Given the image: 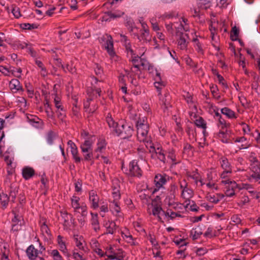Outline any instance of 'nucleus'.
<instances>
[{"mask_svg":"<svg viewBox=\"0 0 260 260\" xmlns=\"http://www.w3.org/2000/svg\"><path fill=\"white\" fill-rule=\"evenodd\" d=\"M137 139L140 142L145 144L146 147H148L151 144V140L150 136L148 135L149 129V124L146 117H139L137 124Z\"/></svg>","mask_w":260,"mask_h":260,"instance_id":"1","label":"nucleus"},{"mask_svg":"<svg viewBox=\"0 0 260 260\" xmlns=\"http://www.w3.org/2000/svg\"><path fill=\"white\" fill-rule=\"evenodd\" d=\"M183 21L184 25L182 23L178 24V26H175L176 28V35L178 37L177 39V42L178 47L181 50H184L187 48L188 42L187 39L188 38V36L186 34L183 32V31H187L188 27L186 23L187 20L183 19Z\"/></svg>","mask_w":260,"mask_h":260,"instance_id":"2","label":"nucleus"},{"mask_svg":"<svg viewBox=\"0 0 260 260\" xmlns=\"http://www.w3.org/2000/svg\"><path fill=\"white\" fill-rule=\"evenodd\" d=\"M134 132L132 125L126 122H120L118 129H115V134L122 139H128L132 136Z\"/></svg>","mask_w":260,"mask_h":260,"instance_id":"3","label":"nucleus"},{"mask_svg":"<svg viewBox=\"0 0 260 260\" xmlns=\"http://www.w3.org/2000/svg\"><path fill=\"white\" fill-rule=\"evenodd\" d=\"M212 0H198L197 8H194V17H200L203 14L202 11L209 9L211 5Z\"/></svg>","mask_w":260,"mask_h":260,"instance_id":"4","label":"nucleus"},{"mask_svg":"<svg viewBox=\"0 0 260 260\" xmlns=\"http://www.w3.org/2000/svg\"><path fill=\"white\" fill-rule=\"evenodd\" d=\"M123 252L121 249H118V252H116L112 247H107L105 251V256L107 258L105 260H121L123 258Z\"/></svg>","mask_w":260,"mask_h":260,"instance_id":"5","label":"nucleus"},{"mask_svg":"<svg viewBox=\"0 0 260 260\" xmlns=\"http://www.w3.org/2000/svg\"><path fill=\"white\" fill-rule=\"evenodd\" d=\"M221 182L223 184L227 185L225 190L226 196L232 197L235 194V191L238 187V184L235 181L226 179L222 180Z\"/></svg>","mask_w":260,"mask_h":260,"instance_id":"6","label":"nucleus"},{"mask_svg":"<svg viewBox=\"0 0 260 260\" xmlns=\"http://www.w3.org/2000/svg\"><path fill=\"white\" fill-rule=\"evenodd\" d=\"M127 174L133 177H140L142 175V171L138 165V161L133 160L128 166V172Z\"/></svg>","mask_w":260,"mask_h":260,"instance_id":"7","label":"nucleus"},{"mask_svg":"<svg viewBox=\"0 0 260 260\" xmlns=\"http://www.w3.org/2000/svg\"><path fill=\"white\" fill-rule=\"evenodd\" d=\"M167 177L166 175L161 174H157L155 175L154 179L155 186L152 192L153 193L157 191L159 189L164 188V185L167 182Z\"/></svg>","mask_w":260,"mask_h":260,"instance_id":"8","label":"nucleus"},{"mask_svg":"<svg viewBox=\"0 0 260 260\" xmlns=\"http://www.w3.org/2000/svg\"><path fill=\"white\" fill-rule=\"evenodd\" d=\"M95 141V137L94 136H89L80 145V149L82 152H88L90 150H92V145Z\"/></svg>","mask_w":260,"mask_h":260,"instance_id":"9","label":"nucleus"},{"mask_svg":"<svg viewBox=\"0 0 260 260\" xmlns=\"http://www.w3.org/2000/svg\"><path fill=\"white\" fill-rule=\"evenodd\" d=\"M73 240L76 247L75 249L83 251H88V249L86 246L85 241L82 236L75 235L73 236Z\"/></svg>","mask_w":260,"mask_h":260,"instance_id":"10","label":"nucleus"},{"mask_svg":"<svg viewBox=\"0 0 260 260\" xmlns=\"http://www.w3.org/2000/svg\"><path fill=\"white\" fill-rule=\"evenodd\" d=\"M162 211V209L160 205L157 204H153L148 205V208L147 209L148 213L151 214V213L154 216H156L158 218V220L160 222H163L161 217H160V215L161 214V212Z\"/></svg>","mask_w":260,"mask_h":260,"instance_id":"11","label":"nucleus"},{"mask_svg":"<svg viewBox=\"0 0 260 260\" xmlns=\"http://www.w3.org/2000/svg\"><path fill=\"white\" fill-rule=\"evenodd\" d=\"M100 198L97 192L94 190L89 191V202L90 207L93 209H96L99 207Z\"/></svg>","mask_w":260,"mask_h":260,"instance_id":"12","label":"nucleus"},{"mask_svg":"<svg viewBox=\"0 0 260 260\" xmlns=\"http://www.w3.org/2000/svg\"><path fill=\"white\" fill-rule=\"evenodd\" d=\"M150 149L149 150L150 152H155L157 158L164 163L166 162V158L165 154V151L162 149L161 147H158L156 148L153 145H149Z\"/></svg>","mask_w":260,"mask_h":260,"instance_id":"13","label":"nucleus"},{"mask_svg":"<svg viewBox=\"0 0 260 260\" xmlns=\"http://www.w3.org/2000/svg\"><path fill=\"white\" fill-rule=\"evenodd\" d=\"M107 40L105 44V49L107 50L111 58L117 57L113 47V42L111 36H107Z\"/></svg>","mask_w":260,"mask_h":260,"instance_id":"14","label":"nucleus"},{"mask_svg":"<svg viewBox=\"0 0 260 260\" xmlns=\"http://www.w3.org/2000/svg\"><path fill=\"white\" fill-rule=\"evenodd\" d=\"M26 253L29 260H38L39 251L36 249L33 245L29 246L26 250Z\"/></svg>","mask_w":260,"mask_h":260,"instance_id":"15","label":"nucleus"},{"mask_svg":"<svg viewBox=\"0 0 260 260\" xmlns=\"http://www.w3.org/2000/svg\"><path fill=\"white\" fill-rule=\"evenodd\" d=\"M104 226L106 229V232L104 234H111L113 235L116 232L117 226L114 221L111 220H108L104 222Z\"/></svg>","mask_w":260,"mask_h":260,"instance_id":"16","label":"nucleus"},{"mask_svg":"<svg viewBox=\"0 0 260 260\" xmlns=\"http://www.w3.org/2000/svg\"><path fill=\"white\" fill-rule=\"evenodd\" d=\"M120 41L122 43L124 44V46H125L126 51L128 54H129L133 57L135 55L134 53V51L132 48L131 44L129 41L128 40L127 37L124 35H120Z\"/></svg>","mask_w":260,"mask_h":260,"instance_id":"17","label":"nucleus"},{"mask_svg":"<svg viewBox=\"0 0 260 260\" xmlns=\"http://www.w3.org/2000/svg\"><path fill=\"white\" fill-rule=\"evenodd\" d=\"M140 33L139 34H137L138 39L140 42L143 43H147L151 40V36L149 34V30H140Z\"/></svg>","mask_w":260,"mask_h":260,"instance_id":"18","label":"nucleus"},{"mask_svg":"<svg viewBox=\"0 0 260 260\" xmlns=\"http://www.w3.org/2000/svg\"><path fill=\"white\" fill-rule=\"evenodd\" d=\"M171 97L169 94L166 93L160 98V104L164 110L167 109L171 105Z\"/></svg>","mask_w":260,"mask_h":260,"instance_id":"19","label":"nucleus"},{"mask_svg":"<svg viewBox=\"0 0 260 260\" xmlns=\"http://www.w3.org/2000/svg\"><path fill=\"white\" fill-rule=\"evenodd\" d=\"M91 218L90 219V223L92 228V229L95 232H98L100 230V223L99 221V217L97 213H94L92 212L90 213Z\"/></svg>","mask_w":260,"mask_h":260,"instance_id":"20","label":"nucleus"},{"mask_svg":"<svg viewBox=\"0 0 260 260\" xmlns=\"http://www.w3.org/2000/svg\"><path fill=\"white\" fill-rule=\"evenodd\" d=\"M71 205L73 208L74 212L79 213V210L82 207V204H80V198L76 196H73L71 198Z\"/></svg>","mask_w":260,"mask_h":260,"instance_id":"21","label":"nucleus"},{"mask_svg":"<svg viewBox=\"0 0 260 260\" xmlns=\"http://www.w3.org/2000/svg\"><path fill=\"white\" fill-rule=\"evenodd\" d=\"M9 87L12 92L16 93L19 91H22L23 88L20 81L17 79H12L9 83Z\"/></svg>","mask_w":260,"mask_h":260,"instance_id":"22","label":"nucleus"},{"mask_svg":"<svg viewBox=\"0 0 260 260\" xmlns=\"http://www.w3.org/2000/svg\"><path fill=\"white\" fill-rule=\"evenodd\" d=\"M217 137L223 143H230L226 128L225 129H220L219 131L217 134Z\"/></svg>","mask_w":260,"mask_h":260,"instance_id":"23","label":"nucleus"},{"mask_svg":"<svg viewBox=\"0 0 260 260\" xmlns=\"http://www.w3.org/2000/svg\"><path fill=\"white\" fill-rule=\"evenodd\" d=\"M109 208L113 214L116 216H120L119 214L121 212L119 201H109Z\"/></svg>","mask_w":260,"mask_h":260,"instance_id":"24","label":"nucleus"},{"mask_svg":"<svg viewBox=\"0 0 260 260\" xmlns=\"http://www.w3.org/2000/svg\"><path fill=\"white\" fill-rule=\"evenodd\" d=\"M155 82L154 83L155 87L157 89L158 94H160V91L162 87L165 86L163 82L161 81L160 73L156 71V75L154 77Z\"/></svg>","mask_w":260,"mask_h":260,"instance_id":"25","label":"nucleus"},{"mask_svg":"<svg viewBox=\"0 0 260 260\" xmlns=\"http://www.w3.org/2000/svg\"><path fill=\"white\" fill-rule=\"evenodd\" d=\"M35 171L32 168L29 167H25L23 168L22 174L23 177L25 180H28L34 176Z\"/></svg>","mask_w":260,"mask_h":260,"instance_id":"26","label":"nucleus"},{"mask_svg":"<svg viewBox=\"0 0 260 260\" xmlns=\"http://www.w3.org/2000/svg\"><path fill=\"white\" fill-rule=\"evenodd\" d=\"M192 42L193 43V47L198 53L200 55H204V50L203 49V43L200 41L198 38L193 39Z\"/></svg>","mask_w":260,"mask_h":260,"instance_id":"27","label":"nucleus"},{"mask_svg":"<svg viewBox=\"0 0 260 260\" xmlns=\"http://www.w3.org/2000/svg\"><path fill=\"white\" fill-rule=\"evenodd\" d=\"M107 142L106 140L103 138H99L96 144V148L94 149V152L96 153H102L106 149Z\"/></svg>","mask_w":260,"mask_h":260,"instance_id":"28","label":"nucleus"},{"mask_svg":"<svg viewBox=\"0 0 260 260\" xmlns=\"http://www.w3.org/2000/svg\"><path fill=\"white\" fill-rule=\"evenodd\" d=\"M220 166L223 171H232V167L228 158L225 157H222L219 160Z\"/></svg>","mask_w":260,"mask_h":260,"instance_id":"29","label":"nucleus"},{"mask_svg":"<svg viewBox=\"0 0 260 260\" xmlns=\"http://www.w3.org/2000/svg\"><path fill=\"white\" fill-rule=\"evenodd\" d=\"M57 242L59 247V250L64 253H67L68 249L64 238L61 235H58L57 237Z\"/></svg>","mask_w":260,"mask_h":260,"instance_id":"30","label":"nucleus"},{"mask_svg":"<svg viewBox=\"0 0 260 260\" xmlns=\"http://www.w3.org/2000/svg\"><path fill=\"white\" fill-rule=\"evenodd\" d=\"M106 119L109 126L111 128H113V131L115 132V129H118L120 123L119 124L114 120L110 113L107 114Z\"/></svg>","mask_w":260,"mask_h":260,"instance_id":"31","label":"nucleus"},{"mask_svg":"<svg viewBox=\"0 0 260 260\" xmlns=\"http://www.w3.org/2000/svg\"><path fill=\"white\" fill-rule=\"evenodd\" d=\"M186 132L187 133L189 138H194L196 136V128L193 124L191 122H188L187 124L186 128Z\"/></svg>","mask_w":260,"mask_h":260,"instance_id":"32","label":"nucleus"},{"mask_svg":"<svg viewBox=\"0 0 260 260\" xmlns=\"http://www.w3.org/2000/svg\"><path fill=\"white\" fill-rule=\"evenodd\" d=\"M222 194H209L206 196L207 200L211 203L217 204L219 201L223 198Z\"/></svg>","mask_w":260,"mask_h":260,"instance_id":"33","label":"nucleus"},{"mask_svg":"<svg viewBox=\"0 0 260 260\" xmlns=\"http://www.w3.org/2000/svg\"><path fill=\"white\" fill-rule=\"evenodd\" d=\"M221 113L229 119L237 118L235 112L228 107H224L221 109Z\"/></svg>","mask_w":260,"mask_h":260,"instance_id":"34","label":"nucleus"},{"mask_svg":"<svg viewBox=\"0 0 260 260\" xmlns=\"http://www.w3.org/2000/svg\"><path fill=\"white\" fill-rule=\"evenodd\" d=\"M87 252L74 249L72 252L73 257L75 260H85V258L84 257V254L87 253Z\"/></svg>","mask_w":260,"mask_h":260,"instance_id":"35","label":"nucleus"},{"mask_svg":"<svg viewBox=\"0 0 260 260\" xmlns=\"http://www.w3.org/2000/svg\"><path fill=\"white\" fill-rule=\"evenodd\" d=\"M10 197L4 192L0 194V202L3 209H6L9 204Z\"/></svg>","mask_w":260,"mask_h":260,"instance_id":"36","label":"nucleus"},{"mask_svg":"<svg viewBox=\"0 0 260 260\" xmlns=\"http://www.w3.org/2000/svg\"><path fill=\"white\" fill-rule=\"evenodd\" d=\"M133 58L132 59V62L133 64V67L131 68V70L132 72H135V73H137L138 71H140V63H139V60L140 57H139L138 55L136 56H133Z\"/></svg>","mask_w":260,"mask_h":260,"instance_id":"37","label":"nucleus"},{"mask_svg":"<svg viewBox=\"0 0 260 260\" xmlns=\"http://www.w3.org/2000/svg\"><path fill=\"white\" fill-rule=\"evenodd\" d=\"M193 196V190L189 187L186 188L184 190L181 191V196L185 200H189Z\"/></svg>","mask_w":260,"mask_h":260,"instance_id":"38","label":"nucleus"},{"mask_svg":"<svg viewBox=\"0 0 260 260\" xmlns=\"http://www.w3.org/2000/svg\"><path fill=\"white\" fill-rule=\"evenodd\" d=\"M187 175L188 177L193 179L196 183H197V182L198 181H199L201 183V185H203V183H202V181L201 179L200 175L197 172V170H196V171H192L191 172H187Z\"/></svg>","mask_w":260,"mask_h":260,"instance_id":"39","label":"nucleus"},{"mask_svg":"<svg viewBox=\"0 0 260 260\" xmlns=\"http://www.w3.org/2000/svg\"><path fill=\"white\" fill-rule=\"evenodd\" d=\"M217 121V126L219 129H225L230 126V124L226 122L222 116L216 120Z\"/></svg>","mask_w":260,"mask_h":260,"instance_id":"40","label":"nucleus"},{"mask_svg":"<svg viewBox=\"0 0 260 260\" xmlns=\"http://www.w3.org/2000/svg\"><path fill=\"white\" fill-rule=\"evenodd\" d=\"M170 195L172 197V202H170L169 204H172L174 202V199H175V196L178 192V186L175 184H171L170 186Z\"/></svg>","mask_w":260,"mask_h":260,"instance_id":"41","label":"nucleus"},{"mask_svg":"<svg viewBox=\"0 0 260 260\" xmlns=\"http://www.w3.org/2000/svg\"><path fill=\"white\" fill-rule=\"evenodd\" d=\"M52 260H64L57 249H53L49 252Z\"/></svg>","mask_w":260,"mask_h":260,"instance_id":"42","label":"nucleus"},{"mask_svg":"<svg viewBox=\"0 0 260 260\" xmlns=\"http://www.w3.org/2000/svg\"><path fill=\"white\" fill-rule=\"evenodd\" d=\"M92 246L93 251L97 254L100 257H103L105 256V252L103 251L101 248L98 247L99 244L98 242L94 241Z\"/></svg>","mask_w":260,"mask_h":260,"instance_id":"43","label":"nucleus"},{"mask_svg":"<svg viewBox=\"0 0 260 260\" xmlns=\"http://www.w3.org/2000/svg\"><path fill=\"white\" fill-rule=\"evenodd\" d=\"M12 213L14 215V218L12 219V224L16 223L18 224V223L21 221L22 219L21 215L19 213V212L16 209L12 211Z\"/></svg>","mask_w":260,"mask_h":260,"instance_id":"44","label":"nucleus"},{"mask_svg":"<svg viewBox=\"0 0 260 260\" xmlns=\"http://www.w3.org/2000/svg\"><path fill=\"white\" fill-rule=\"evenodd\" d=\"M36 64L41 69V75L42 77H46L48 75V72L47 71L46 68L44 67L42 62L39 60H36L35 61Z\"/></svg>","mask_w":260,"mask_h":260,"instance_id":"45","label":"nucleus"},{"mask_svg":"<svg viewBox=\"0 0 260 260\" xmlns=\"http://www.w3.org/2000/svg\"><path fill=\"white\" fill-rule=\"evenodd\" d=\"M61 217L64 219V226L69 225V219L73 218V216L71 214H69L67 212H61Z\"/></svg>","mask_w":260,"mask_h":260,"instance_id":"46","label":"nucleus"},{"mask_svg":"<svg viewBox=\"0 0 260 260\" xmlns=\"http://www.w3.org/2000/svg\"><path fill=\"white\" fill-rule=\"evenodd\" d=\"M247 139L244 137H241L237 138L235 140V143H244V144H242L241 146L240 147V149H245L249 147V144L248 143L246 142Z\"/></svg>","mask_w":260,"mask_h":260,"instance_id":"47","label":"nucleus"},{"mask_svg":"<svg viewBox=\"0 0 260 260\" xmlns=\"http://www.w3.org/2000/svg\"><path fill=\"white\" fill-rule=\"evenodd\" d=\"M168 158H170L172 162L174 164H176V158L175 154V150L173 148H169L167 150Z\"/></svg>","mask_w":260,"mask_h":260,"instance_id":"48","label":"nucleus"},{"mask_svg":"<svg viewBox=\"0 0 260 260\" xmlns=\"http://www.w3.org/2000/svg\"><path fill=\"white\" fill-rule=\"evenodd\" d=\"M194 124L197 126L204 129L207 127L206 123L202 117H199L198 119H196L194 121Z\"/></svg>","mask_w":260,"mask_h":260,"instance_id":"49","label":"nucleus"},{"mask_svg":"<svg viewBox=\"0 0 260 260\" xmlns=\"http://www.w3.org/2000/svg\"><path fill=\"white\" fill-rule=\"evenodd\" d=\"M56 137V134L54 132L52 131H49L47 134L46 138L47 142L50 145L52 144Z\"/></svg>","mask_w":260,"mask_h":260,"instance_id":"50","label":"nucleus"},{"mask_svg":"<svg viewBox=\"0 0 260 260\" xmlns=\"http://www.w3.org/2000/svg\"><path fill=\"white\" fill-rule=\"evenodd\" d=\"M112 196L113 200H110L109 201H114V202L119 201V200L120 199V198H121V196H120V191L118 189L115 188L113 189V191L112 193Z\"/></svg>","mask_w":260,"mask_h":260,"instance_id":"51","label":"nucleus"},{"mask_svg":"<svg viewBox=\"0 0 260 260\" xmlns=\"http://www.w3.org/2000/svg\"><path fill=\"white\" fill-rule=\"evenodd\" d=\"M4 250L1 249V260H9V250L7 248L6 246L3 247Z\"/></svg>","mask_w":260,"mask_h":260,"instance_id":"52","label":"nucleus"},{"mask_svg":"<svg viewBox=\"0 0 260 260\" xmlns=\"http://www.w3.org/2000/svg\"><path fill=\"white\" fill-rule=\"evenodd\" d=\"M44 106L45 107V112L47 113V116L49 118H52L53 117V112L52 111L50 105L48 101H46Z\"/></svg>","mask_w":260,"mask_h":260,"instance_id":"53","label":"nucleus"},{"mask_svg":"<svg viewBox=\"0 0 260 260\" xmlns=\"http://www.w3.org/2000/svg\"><path fill=\"white\" fill-rule=\"evenodd\" d=\"M191 234L193 239H197L202 234V232L200 228H195L191 231Z\"/></svg>","mask_w":260,"mask_h":260,"instance_id":"54","label":"nucleus"},{"mask_svg":"<svg viewBox=\"0 0 260 260\" xmlns=\"http://www.w3.org/2000/svg\"><path fill=\"white\" fill-rule=\"evenodd\" d=\"M54 102L55 104V107L58 109H60L61 111H63V107L62 106L61 103V100L59 97L55 95L54 99Z\"/></svg>","mask_w":260,"mask_h":260,"instance_id":"55","label":"nucleus"},{"mask_svg":"<svg viewBox=\"0 0 260 260\" xmlns=\"http://www.w3.org/2000/svg\"><path fill=\"white\" fill-rule=\"evenodd\" d=\"M192 149L193 147L190 144L185 143L184 145L183 152L184 154L189 155L192 153Z\"/></svg>","mask_w":260,"mask_h":260,"instance_id":"56","label":"nucleus"},{"mask_svg":"<svg viewBox=\"0 0 260 260\" xmlns=\"http://www.w3.org/2000/svg\"><path fill=\"white\" fill-rule=\"evenodd\" d=\"M249 180H253L254 182L260 184V174L253 171L249 177Z\"/></svg>","mask_w":260,"mask_h":260,"instance_id":"57","label":"nucleus"},{"mask_svg":"<svg viewBox=\"0 0 260 260\" xmlns=\"http://www.w3.org/2000/svg\"><path fill=\"white\" fill-rule=\"evenodd\" d=\"M71 153L73 159L76 164L80 163L81 161V158L79 156L78 149L71 151Z\"/></svg>","mask_w":260,"mask_h":260,"instance_id":"58","label":"nucleus"},{"mask_svg":"<svg viewBox=\"0 0 260 260\" xmlns=\"http://www.w3.org/2000/svg\"><path fill=\"white\" fill-rule=\"evenodd\" d=\"M182 23V22H176L174 24L172 23H169V24H166V27L167 31L171 35L173 34V27L175 28V26H178V25L177 24Z\"/></svg>","mask_w":260,"mask_h":260,"instance_id":"59","label":"nucleus"},{"mask_svg":"<svg viewBox=\"0 0 260 260\" xmlns=\"http://www.w3.org/2000/svg\"><path fill=\"white\" fill-rule=\"evenodd\" d=\"M83 154V159L85 161H90L93 158L92 150L88 152H82Z\"/></svg>","mask_w":260,"mask_h":260,"instance_id":"60","label":"nucleus"},{"mask_svg":"<svg viewBox=\"0 0 260 260\" xmlns=\"http://www.w3.org/2000/svg\"><path fill=\"white\" fill-rule=\"evenodd\" d=\"M72 114L73 117H75V119L77 121L78 119H79L80 117V114L79 113V108L78 107H73L72 110Z\"/></svg>","mask_w":260,"mask_h":260,"instance_id":"61","label":"nucleus"},{"mask_svg":"<svg viewBox=\"0 0 260 260\" xmlns=\"http://www.w3.org/2000/svg\"><path fill=\"white\" fill-rule=\"evenodd\" d=\"M184 60L188 66L191 67H197V63L194 62L188 56L184 57Z\"/></svg>","mask_w":260,"mask_h":260,"instance_id":"62","label":"nucleus"},{"mask_svg":"<svg viewBox=\"0 0 260 260\" xmlns=\"http://www.w3.org/2000/svg\"><path fill=\"white\" fill-rule=\"evenodd\" d=\"M21 27L24 29L32 30L38 27L35 24L23 23L21 24Z\"/></svg>","mask_w":260,"mask_h":260,"instance_id":"63","label":"nucleus"},{"mask_svg":"<svg viewBox=\"0 0 260 260\" xmlns=\"http://www.w3.org/2000/svg\"><path fill=\"white\" fill-rule=\"evenodd\" d=\"M249 202V199L247 196H244L241 198V201L240 202L238 203V205L239 207H242L244 205H245L246 204L248 203Z\"/></svg>","mask_w":260,"mask_h":260,"instance_id":"64","label":"nucleus"}]
</instances>
